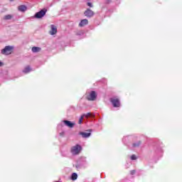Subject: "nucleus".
I'll use <instances>...</instances> for the list:
<instances>
[{"mask_svg": "<svg viewBox=\"0 0 182 182\" xmlns=\"http://www.w3.org/2000/svg\"><path fill=\"white\" fill-rule=\"evenodd\" d=\"M83 117H85V114H82V115L80 117V119H79V122H78L79 124H82V122H83Z\"/></svg>", "mask_w": 182, "mask_h": 182, "instance_id": "obj_15", "label": "nucleus"}, {"mask_svg": "<svg viewBox=\"0 0 182 182\" xmlns=\"http://www.w3.org/2000/svg\"><path fill=\"white\" fill-rule=\"evenodd\" d=\"M72 180H77V173H73L71 176Z\"/></svg>", "mask_w": 182, "mask_h": 182, "instance_id": "obj_14", "label": "nucleus"}, {"mask_svg": "<svg viewBox=\"0 0 182 182\" xmlns=\"http://www.w3.org/2000/svg\"><path fill=\"white\" fill-rule=\"evenodd\" d=\"M23 73H29L31 72V67L26 66L24 70H23Z\"/></svg>", "mask_w": 182, "mask_h": 182, "instance_id": "obj_13", "label": "nucleus"}, {"mask_svg": "<svg viewBox=\"0 0 182 182\" xmlns=\"http://www.w3.org/2000/svg\"><path fill=\"white\" fill-rule=\"evenodd\" d=\"M140 144H141V141H139L137 143L133 144V146L134 147H139V146H140Z\"/></svg>", "mask_w": 182, "mask_h": 182, "instance_id": "obj_16", "label": "nucleus"}, {"mask_svg": "<svg viewBox=\"0 0 182 182\" xmlns=\"http://www.w3.org/2000/svg\"><path fill=\"white\" fill-rule=\"evenodd\" d=\"M87 5L88 6H90V8H92V6H93V5H92V3H90V2H88V3L87 4Z\"/></svg>", "mask_w": 182, "mask_h": 182, "instance_id": "obj_21", "label": "nucleus"}, {"mask_svg": "<svg viewBox=\"0 0 182 182\" xmlns=\"http://www.w3.org/2000/svg\"><path fill=\"white\" fill-rule=\"evenodd\" d=\"M64 123H65V126H68V127H70V129H72L73 127V126H75V124L72 123V122H70V121L64 120Z\"/></svg>", "mask_w": 182, "mask_h": 182, "instance_id": "obj_10", "label": "nucleus"}, {"mask_svg": "<svg viewBox=\"0 0 182 182\" xmlns=\"http://www.w3.org/2000/svg\"><path fill=\"white\" fill-rule=\"evenodd\" d=\"M42 48H39V47H33L31 48L32 52H33V53H36L38 52H41Z\"/></svg>", "mask_w": 182, "mask_h": 182, "instance_id": "obj_12", "label": "nucleus"}, {"mask_svg": "<svg viewBox=\"0 0 182 182\" xmlns=\"http://www.w3.org/2000/svg\"><path fill=\"white\" fill-rule=\"evenodd\" d=\"M130 174H131L132 176L136 174V171H135V170L131 171H130Z\"/></svg>", "mask_w": 182, "mask_h": 182, "instance_id": "obj_20", "label": "nucleus"}, {"mask_svg": "<svg viewBox=\"0 0 182 182\" xmlns=\"http://www.w3.org/2000/svg\"><path fill=\"white\" fill-rule=\"evenodd\" d=\"M18 9L20 11V12H25V11L28 9V7H26L25 5H21L18 7Z\"/></svg>", "mask_w": 182, "mask_h": 182, "instance_id": "obj_11", "label": "nucleus"}, {"mask_svg": "<svg viewBox=\"0 0 182 182\" xmlns=\"http://www.w3.org/2000/svg\"><path fill=\"white\" fill-rule=\"evenodd\" d=\"M14 47L10 46H6L4 49L1 50L2 55H11L12 53V50Z\"/></svg>", "mask_w": 182, "mask_h": 182, "instance_id": "obj_3", "label": "nucleus"}, {"mask_svg": "<svg viewBox=\"0 0 182 182\" xmlns=\"http://www.w3.org/2000/svg\"><path fill=\"white\" fill-rule=\"evenodd\" d=\"M46 12H48V9H43L40 11L36 13L34 17L36 19H41V18H43V16H45L46 15Z\"/></svg>", "mask_w": 182, "mask_h": 182, "instance_id": "obj_2", "label": "nucleus"}, {"mask_svg": "<svg viewBox=\"0 0 182 182\" xmlns=\"http://www.w3.org/2000/svg\"><path fill=\"white\" fill-rule=\"evenodd\" d=\"M96 97H97V95L95 91H92L90 95L87 96V99L91 101L96 100Z\"/></svg>", "mask_w": 182, "mask_h": 182, "instance_id": "obj_4", "label": "nucleus"}, {"mask_svg": "<svg viewBox=\"0 0 182 182\" xmlns=\"http://www.w3.org/2000/svg\"><path fill=\"white\" fill-rule=\"evenodd\" d=\"M110 101L114 107H120V100L118 98H112Z\"/></svg>", "mask_w": 182, "mask_h": 182, "instance_id": "obj_5", "label": "nucleus"}, {"mask_svg": "<svg viewBox=\"0 0 182 182\" xmlns=\"http://www.w3.org/2000/svg\"><path fill=\"white\" fill-rule=\"evenodd\" d=\"M87 132H80V136L83 137L84 139H87V137H90V135L92 134V129H89Z\"/></svg>", "mask_w": 182, "mask_h": 182, "instance_id": "obj_7", "label": "nucleus"}, {"mask_svg": "<svg viewBox=\"0 0 182 182\" xmlns=\"http://www.w3.org/2000/svg\"><path fill=\"white\" fill-rule=\"evenodd\" d=\"M88 23H89V21H87V19L85 18V19L81 20L78 26H80V28H83V26H86V25H87Z\"/></svg>", "mask_w": 182, "mask_h": 182, "instance_id": "obj_9", "label": "nucleus"}, {"mask_svg": "<svg viewBox=\"0 0 182 182\" xmlns=\"http://www.w3.org/2000/svg\"><path fill=\"white\" fill-rule=\"evenodd\" d=\"M131 160H137V156H136V155L133 154L131 156Z\"/></svg>", "mask_w": 182, "mask_h": 182, "instance_id": "obj_19", "label": "nucleus"}, {"mask_svg": "<svg viewBox=\"0 0 182 182\" xmlns=\"http://www.w3.org/2000/svg\"><path fill=\"white\" fill-rule=\"evenodd\" d=\"M70 151L73 156H77V154H80V151H82V146L77 144L71 148Z\"/></svg>", "mask_w": 182, "mask_h": 182, "instance_id": "obj_1", "label": "nucleus"}, {"mask_svg": "<svg viewBox=\"0 0 182 182\" xmlns=\"http://www.w3.org/2000/svg\"><path fill=\"white\" fill-rule=\"evenodd\" d=\"M51 30L50 31V35H56L58 33V28L54 25L50 26Z\"/></svg>", "mask_w": 182, "mask_h": 182, "instance_id": "obj_8", "label": "nucleus"}, {"mask_svg": "<svg viewBox=\"0 0 182 182\" xmlns=\"http://www.w3.org/2000/svg\"><path fill=\"white\" fill-rule=\"evenodd\" d=\"M85 16H87V18H92L93 15H95V12L93 11L90 10V9H87L85 12H84Z\"/></svg>", "mask_w": 182, "mask_h": 182, "instance_id": "obj_6", "label": "nucleus"}, {"mask_svg": "<svg viewBox=\"0 0 182 182\" xmlns=\"http://www.w3.org/2000/svg\"><path fill=\"white\" fill-rule=\"evenodd\" d=\"M4 19H6V20L12 19V16L6 15V16H4Z\"/></svg>", "mask_w": 182, "mask_h": 182, "instance_id": "obj_17", "label": "nucleus"}, {"mask_svg": "<svg viewBox=\"0 0 182 182\" xmlns=\"http://www.w3.org/2000/svg\"><path fill=\"white\" fill-rule=\"evenodd\" d=\"M90 116H92V114L90 112H87L86 114H85L84 117H86V119H88L89 117H90Z\"/></svg>", "mask_w": 182, "mask_h": 182, "instance_id": "obj_18", "label": "nucleus"}, {"mask_svg": "<svg viewBox=\"0 0 182 182\" xmlns=\"http://www.w3.org/2000/svg\"><path fill=\"white\" fill-rule=\"evenodd\" d=\"M3 65H4V63L0 61V66H2Z\"/></svg>", "mask_w": 182, "mask_h": 182, "instance_id": "obj_22", "label": "nucleus"}, {"mask_svg": "<svg viewBox=\"0 0 182 182\" xmlns=\"http://www.w3.org/2000/svg\"><path fill=\"white\" fill-rule=\"evenodd\" d=\"M10 1H14V0H10Z\"/></svg>", "mask_w": 182, "mask_h": 182, "instance_id": "obj_23", "label": "nucleus"}]
</instances>
